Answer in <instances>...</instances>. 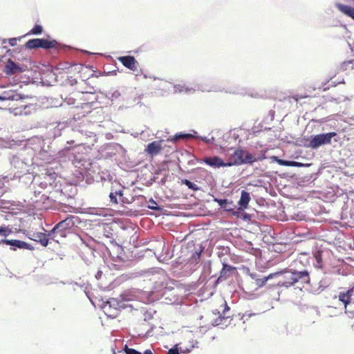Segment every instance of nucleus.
<instances>
[{
  "label": "nucleus",
  "mask_w": 354,
  "mask_h": 354,
  "mask_svg": "<svg viewBox=\"0 0 354 354\" xmlns=\"http://www.w3.org/2000/svg\"><path fill=\"white\" fill-rule=\"evenodd\" d=\"M169 162L164 160L161 162L159 165H158L157 168L154 171L155 175H159L165 173H168L169 171Z\"/></svg>",
  "instance_id": "473e14b6"
},
{
  "label": "nucleus",
  "mask_w": 354,
  "mask_h": 354,
  "mask_svg": "<svg viewBox=\"0 0 354 354\" xmlns=\"http://www.w3.org/2000/svg\"><path fill=\"white\" fill-rule=\"evenodd\" d=\"M225 280L223 278H220V276L214 281L213 287L216 288L221 281Z\"/></svg>",
  "instance_id": "bf43d9fd"
},
{
  "label": "nucleus",
  "mask_w": 354,
  "mask_h": 354,
  "mask_svg": "<svg viewBox=\"0 0 354 354\" xmlns=\"http://www.w3.org/2000/svg\"><path fill=\"white\" fill-rule=\"evenodd\" d=\"M10 162L15 173L19 176L33 172L34 162L32 156H24L23 158L20 156H12Z\"/></svg>",
  "instance_id": "0eeeda50"
},
{
  "label": "nucleus",
  "mask_w": 354,
  "mask_h": 354,
  "mask_svg": "<svg viewBox=\"0 0 354 354\" xmlns=\"http://www.w3.org/2000/svg\"><path fill=\"white\" fill-rule=\"evenodd\" d=\"M24 69L19 64H16L12 59H9L3 69V72L7 75H12L22 73Z\"/></svg>",
  "instance_id": "6ab92c4d"
},
{
  "label": "nucleus",
  "mask_w": 354,
  "mask_h": 354,
  "mask_svg": "<svg viewBox=\"0 0 354 354\" xmlns=\"http://www.w3.org/2000/svg\"><path fill=\"white\" fill-rule=\"evenodd\" d=\"M314 257L316 259V263H314V266L318 268H322V253L320 252H317L314 254Z\"/></svg>",
  "instance_id": "a19ab883"
},
{
  "label": "nucleus",
  "mask_w": 354,
  "mask_h": 354,
  "mask_svg": "<svg viewBox=\"0 0 354 354\" xmlns=\"http://www.w3.org/2000/svg\"><path fill=\"white\" fill-rule=\"evenodd\" d=\"M236 267L230 265L227 263H223V267L220 271V278H223L224 279H226L227 277H229L232 273L236 270Z\"/></svg>",
  "instance_id": "cd10ccee"
},
{
  "label": "nucleus",
  "mask_w": 354,
  "mask_h": 354,
  "mask_svg": "<svg viewBox=\"0 0 354 354\" xmlns=\"http://www.w3.org/2000/svg\"><path fill=\"white\" fill-rule=\"evenodd\" d=\"M304 97H306V96H300L299 95H295L292 97L289 95L287 97H284L283 100H290V98H292L295 102H297L300 99H302Z\"/></svg>",
  "instance_id": "3c124183"
},
{
  "label": "nucleus",
  "mask_w": 354,
  "mask_h": 354,
  "mask_svg": "<svg viewBox=\"0 0 354 354\" xmlns=\"http://www.w3.org/2000/svg\"><path fill=\"white\" fill-rule=\"evenodd\" d=\"M213 201L218 203L219 207L224 211L228 212L230 214H236V207L233 203V201L227 198H219L217 197H213Z\"/></svg>",
  "instance_id": "ddd939ff"
},
{
  "label": "nucleus",
  "mask_w": 354,
  "mask_h": 354,
  "mask_svg": "<svg viewBox=\"0 0 354 354\" xmlns=\"http://www.w3.org/2000/svg\"><path fill=\"white\" fill-rule=\"evenodd\" d=\"M161 286L163 288L161 295L165 297V299L168 301L169 302L174 304L178 301V296L174 293H170L173 290H174V288L171 286H167L164 283V282H161Z\"/></svg>",
  "instance_id": "a211bd4d"
},
{
  "label": "nucleus",
  "mask_w": 354,
  "mask_h": 354,
  "mask_svg": "<svg viewBox=\"0 0 354 354\" xmlns=\"http://www.w3.org/2000/svg\"><path fill=\"white\" fill-rule=\"evenodd\" d=\"M6 245L10 246V250L17 251V250H34L35 248L29 243L19 239H1L0 245Z\"/></svg>",
  "instance_id": "9d476101"
},
{
  "label": "nucleus",
  "mask_w": 354,
  "mask_h": 354,
  "mask_svg": "<svg viewBox=\"0 0 354 354\" xmlns=\"http://www.w3.org/2000/svg\"><path fill=\"white\" fill-rule=\"evenodd\" d=\"M181 184L187 186L188 189L194 192L198 191L200 189V187L196 183L187 178L182 179Z\"/></svg>",
  "instance_id": "e433bc0d"
},
{
  "label": "nucleus",
  "mask_w": 354,
  "mask_h": 354,
  "mask_svg": "<svg viewBox=\"0 0 354 354\" xmlns=\"http://www.w3.org/2000/svg\"><path fill=\"white\" fill-rule=\"evenodd\" d=\"M157 177L156 176H153L150 180V184H152L153 182H156Z\"/></svg>",
  "instance_id": "774afa93"
},
{
  "label": "nucleus",
  "mask_w": 354,
  "mask_h": 354,
  "mask_svg": "<svg viewBox=\"0 0 354 354\" xmlns=\"http://www.w3.org/2000/svg\"><path fill=\"white\" fill-rule=\"evenodd\" d=\"M193 158L187 161V165L191 170L199 168L198 163L205 162L206 165L213 168H220L224 167H232L234 165H252L257 162L259 158L256 156H229L226 160L220 158L219 156H205V158L199 160L197 156H192Z\"/></svg>",
  "instance_id": "f03ea898"
},
{
  "label": "nucleus",
  "mask_w": 354,
  "mask_h": 354,
  "mask_svg": "<svg viewBox=\"0 0 354 354\" xmlns=\"http://www.w3.org/2000/svg\"><path fill=\"white\" fill-rule=\"evenodd\" d=\"M250 200V194L246 190H242L241 192V197L238 201L239 210L243 211L247 209Z\"/></svg>",
  "instance_id": "4be33fe9"
},
{
  "label": "nucleus",
  "mask_w": 354,
  "mask_h": 354,
  "mask_svg": "<svg viewBox=\"0 0 354 354\" xmlns=\"http://www.w3.org/2000/svg\"><path fill=\"white\" fill-rule=\"evenodd\" d=\"M139 292L138 290H127L124 291L120 295V297L122 300L123 303L126 301H133L136 299L137 294Z\"/></svg>",
  "instance_id": "bb28decb"
},
{
  "label": "nucleus",
  "mask_w": 354,
  "mask_h": 354,
  "mask_svg": "<svg viewBox=\"0 0 354 354\" xmlns=\"http://www.w3.org/2000/svg\"><path fill=\"white\" fill-rule=\"evenodd\" d=\"M156 328V326L155 325H151V327L149 330H147V332L145 333V337H151L153 335L152 333H153V329Z\"/></svg>",
  "instance_id": "864d4df0"
},
{
  "label": "nucleus",
  "mask_w": 354,
  "mask_h": 354,
  "mask_svg": "<svg viewBox=\"0 0 354 354\" xmlns=\"http://www.w3.org/2000/svg\"><path fill=\"white\" fill-rule=\"evenodd\" d=\"M167 177H168V173H165L163 178H162L160 179V180L158 182V184L162 185H165L167 180Z\"/></svg>",
  "instance_id": "5fc2aeb1"
},
{
  "label": "nucleus",
  "mask_w": 354,
  "mask_h": 354,
  "mask_svg": "<svg viewBox=\"0 0 354 354\" xmlns=\"http://www.w3.org/2000/svg\"><path fill=\"white\" fill-rule=\"evenodd\" d=\"M153 313H156V310H153V313L151 311H145L144 313V322H148L153 318Z\"/></svg>",
  "instance_id": "de8ad7c7"
},
{
  "label": "nucleus",
  "mask_w": 354,
  "mask_h": 354,
  "mask_svg": "<svg viewBox=\"0 0 354 354\" xmlns=\"http://www.w3.org/2000/svg\"><path fill=\"white\" fill-rule=\"evenodd\" d=\"M43 32V28L40 25H35L28 33V35H39Z\"/></svg>",
  "instance_id": "c03bdc74"
},
{
  "label": "nucleus",
  "mask_w": 354,
  "mask_h": 354,
  "mask_svg": "<svg viewBox=\"0 0 354 354\" xmlns=\"http://www.w3.org/2000/svg\"><path fill=\"white\" fill-rule=\"evenodd\" d=\"M336 8L346 16L354 20V8L339 3H336Z\"/></svg>",
  "instance_id": "c85d7f7f"
},
{
  "label": "nucleus",
  "mask_w": 354,
  "mask_h": 354,
  "mask_svg": "<svg viewBox=\"0 0 354 354\" xmlns=\"http://www.w3.org/2000/svg\"><path fill=\"white\" fill-rule=\"evenodd\" d=\"M268 157V156H256L257 158H259V160H264ZM270 157L274 162H277L279 165L286 167L311 168L310 171L312 172V174H315L316 176H317L321 172L322 169L331 167L330 165H328V163L322 164L320 166V163L318 160L313 162L310 159L306 158V156H293L295 159H297V160H283L280 158L279 156ZM257 161H259V160Z\"/></svg>",
  "instance_id": "7ed1b4c3"
},
{
  "label": "nucleus",
  "mask_w": 354,
  "mask_h": 354,
  "mask_svg": "<svg viewBox=\"0 0 354 354\" xmlns=\"http://www.w3.org/2000/svg\"><path fill=\"white\" fill-rule=\"evenodd\" d=\"M216 312L214 313V315H218V317L214 319L212 322V326H227V324H225L227 319L230 318V316H223L221 314L220 311L216 310Z\"/></svg>",
  "instance_id": "c756f323"
},
{
  "label": "nucleus",
  "mask_w": 354,
  "mask_h": 354,
  "mask_svg": "<svg viewBox=\"0 0 354 354\" xmlns=\"http://www.w3.org/2000/svg\"><path fill=\"white\" fill-rule=\"evenodd\" d=\"M236 214H234V216H236L238 218H240L243 219L245 221H248L251 219V215L245 212L240 211L239 209H236Z\"/></svg>",
  "instance_id": "ea45409f"
},
{
  "label": "nucleus",
  "mask_w": 354,
  "mask_h": 354,
  "mask_svg": "<svg viewBox=\"0 0 354 354\" xmlns=\"http://www.w3.org/2000/svg\"><path fill=\"white\" fill-rule=\"evenodd\" d=\"M340 68L342 71L354 69V59L344 61L341 64Z\"/></svg>",
  "instance_id": "58836bf2"
},
{
  "label": "nucleus",
  "mask_w": 354,
  "mask_h": 354,
  "mask_svg": "<svg viewBox=\"0 0 354 354\" xmlns=\"http://www.w3.org/2000/svg\"><path fill=\"white\" fill-rule=\"evenodd\" d=\"M80 239L81 245L84 246L88 250H100L101 252H104V250H108V246L101 242L97 241L91 236L87 238L81 237Z\"/></svg>",
  "instance_id": "f8f14e48"
},
{
  "label": "nucleus",
  "mask_w": 354,
  "mask_h": 354,
  "mask_svg": "<svg viewBox=\"0 0 354 354\" xmlns=\"http://www.w3.org/2000/svg\"><path fill=\"white\" fill-rule=\"evenodd\" d=\"M81 220L77 216L71 215L66 218L57 223L51 230L50 234H54L52 240L59 242L56 239L58 236L60 237H66L67 233L70 232L74 227H77L80 224Z\"/></svg>",
  "instance_id": "423d86ee"
},
{
  "label": "nucleus",
  "mask_w": 354,
  "mask_h": 354,
  "mask_svg": "<svg viewBox=\"0 0 354 354\" xmlns=\"http://www.w3.org/2000/svg\"><path fill=\"white\" fill-rule=\"evenodd\" d=\"M146 207L150 209L153 211L160 212L162 210V207L159 205L156 201H155L152 198H151L149 201H147V204Z\"/></svg>",
  "instance_id": "c9c22d12"
},
{
  "label": "nucleus",
  "mask_w": 354,
  "mask_h": 354,
  "mask_svg": "<svg viewBox=\"0 0 354 354\" xmlns=\"http://www.w3.org/2000/svg\"><path fill=\"white\" fill-rule=\"evenodd\" d=\"M118 60L127 68L135 71L137 70L138 62L134 57L127 55L118 57Z\"/></svg>",
  "instance_id": "aec40b11"
},
{
  "label": "nucleus",
  "mask_w": 354,
  "mask_h": 354,
  "mask_svg": "<svg viewBox=\"0 0 354 354\" xmlns=\"http://www.w3.org/2000/svg\"><path fill=\"white\" fill-rule=\"evenodd\" d=\"M125 354H142L141 352L138 351L136 349L132 348H128L127 346H125L124 349Z\"/></svg>",
  "instance_id": "8fccbe9b"
},
{
  "label": "nucleus",
  "mask_w": 354,
  "mask_h": 354,
  "mask_svg": "<svg viewBox=\"0 0 354 354\" xmlns=\"http://www.w3.org/2000/svg\"><path fill=\"white\" fill-rule=\"evenodd\" d=\"M57 174L58 173L54 169V168L47 167L42 175H44V178L47 180L50 187L56 188L57 187V184L60 183L59 180H57L58 176ZM59 186H61V184H59Z\"/></svg>",
  "instance_id": "2eb2a0df"
},
{
  "label": "nucleus",
  "mask_w": 354,
  "mask_h": 354,
  "mask_svg": "<svg viewBox=\"0 0 354 354\" xmlns=\"http://www.w3.org/2000/svg\"><path fill=\"white\" fill-rule=\"evenodd\" d=\"M6 44V40H3V43L0 44V61L6 56V55L10 50L3 44Z\"/></svg>",
  "instance_id": "79ce46f5"
},
{
  "label": "nucleus",
  "mask_w": 354,
  "mask_h": 354,
  "mask_svg": "<svg viewBox=\"0 0 354 354\" xmlns=\"http://www.w3.org/2000/svg\"><path fill=\"white\" fill-rule=\"evenodd\" d=\"M131 204L133 203L134 207H146L147 204V198L143 195L131 196L129 195Z\"/></svg>",
  "instance_id": "a878e982"
},
{
  "label": "nucleus",
  "mask_w": 354,
  "mask_h": 354,
  "mask_svg": "<svg viewBox=\"0 0 354 354\" xmlns=\"http://www.w3.org/2000/svg\"><path fill=\"white\" fill-rule=\"evenodd\" d=\"M232 155H236V156H238V155H245V151L243 150H242V149H237L234 150V151L233 152Z\"/></svg>",
  "instance_id": "052dcab7"
},
{
  "label": "nucleus",
  "mask_w": 354,
  "mask_h": 354,
  "mask_svg": "<svg viewBox=\"0 0 354 354\" xmlns=\"http://www.w3.org/2000/svg\"><path fill=\"white\" fill-rule=\"evenodd\" d=\"M191 351V348H185V350L181 348V353H189Z\"/></svg>",
  "instance_id": "69168bd1"
},
{
  "label": "nucleus",
  "mask_w": 354,
  "mask_h": 354,
  "mask_svg": "<svg viewBox=\"0 0 354 354\" xmlns=\"http://www.w3.org/2000/svg\"><path fill=\"white\" fill-rule=\"evenodd\" d=\"M336 136V132H329L316 135L309 140L308 147L313 149H317L322 145L330 144L332 138Z\"/></svg>",
  "instance_id": "6e6552de"
},
{
  "label": "nucleus",
  "mask_w": 354,
  "mask_h": 354,
  "mask_svg": "<svg viewBox=\"0 0 354 354\" xmlns=\"http://www.w3.org/2000/svg\"><path fill=\"white\" fill-rule=\"evenodd\" d=\"M143 354H153V352L150 349H147L144 351Z\"/></svg>",
  "instance_id": "338daca9"
},
{
  "label": "nucleus",
  "mask_w": 354,
  "mask_h": 354,
  "mask_svg": "<svg viewBox=\"0 0 354 354\" xmlns=\"http://www.w3.org/2000/svg\"><path fill=\"white\" fill-rule=\"evenodd\" d=\"M0 101L15 115H28L36 112L38 104L30 95L23 93L16 86L6 88L0 94Z\"/></svg>",
  "instance_id": "f257e3e1"
},
{
  "label": "nucleus",
  "mask_w": 354,
  "mask_h": 354,
  "mask_svg": "<svg viewBox=\"0 0 354 354\" xmlns=\"http://www.w3.org/2000/svg\"><path fill=\"white\" fill-rule=\"evenodd\" d=\"M162 143L163 140L153 141L147 145L145 151L151 155L157 154L160 153V150L162 149Z\"/></svg>",
  "instance_id": "b1692460"
},
{
  "label": "nucleus",
  "mask_w": 354,
  "mask_h": 354,
  "mask_svg": "<svg viewBox=\"0 0 354 354\" xmlns=\"http://www.w3.org/2000/svg\"><path fill=\"white\" fill-rule=\"evenodd\" d=\"M102 271L99 270H97V272H96L95 275V277L97 280H99L102 278Z\"/></svg>",
  "instance_id": "680f3d73"
},
{
  "label": "nucleus",
  "mask_w": 354,
  "mask_h": 354,
  "mask_svg": "<svg viewBox=\"0 0 354 354\" xmlns=\"http://www.w3.org/2000/svg\"><path fill=\"white\" fill-rule=\"evenodd\" d=\"M202 250L195 251L194 252H193L192 255V259L194 260L196 262H197L201 259L202 256Z\"/></svg>",
  "instance_id": "09e8293b"
},
{
  "label": "nucleus",
  "mask_w": 354,
  "mask_h": 354,
  "mask_svg": "<svg viewBox=\"0 0 354 354\" xmlns=\"http://www.w3.org/2000/svg\"><path fill=\"white\" fill-rule=\"evenodd\" d=\"M282 273V271H277L276 272L270 273L268 276L263 277L262 278L259 277L255 281V283L259 288H262L267 284L268 281L280 277Z\"/></svg>",
  "instance_id": "5701e85b"
},
{
  "label": "nucleus",
  "mask_w": 354,
  "mask_h": 354,
  "mask_svg": "<svg viewBox=\"0 0 354 354\" xmlns=\"http://www.w3.org/2000/svg\"><path fill=\"white\" fill-rule=\"evenodd\" d=\"M181 347L178 346V344L174 345L172 348L169 349L167 354H180Z\"/></svg>",
  "instance_id": "49530a36"
},
{
  "label": "nucleus",
  "mask_w": 354,
  "mask_h": 354,
  "mask_svg": "<svg viewBox=\"0 0 354 354\" xmlns=\"http://www.w3.org/2000/svg\"><path fill=\"white\" fill-rule=\"evenodd\" d=\"M106 304H109V308H113L116 310L125 309L128 307L132 308V306L131 304H126L125 303H123L120 296L117 298H110L107 300Z\"/></svg>",
  "instance_id": "412c9836"
},
{
  "label": "nucleus",
  "mask_w": 354,
  "mask_h": 354,
  "mask_svg": "<svg viewBox=\"0 0 354 354\" xmlns=\"http://www.w3.org/2000/svg\"><path fill=\"white\" fill-rule=\"evenodd\" d=\"M230 310V308L228 306L227 304L226 303V301L225 302V307H224V309L223 310V313H221L222 315L223 316H227L226 315V313L227 312H228L229 310Z\"/></svg>",
  "instance_id": "13d9d810"
},
{
  "label": "nucleus",
  "mask_w": 354,
  "mask_h": 354,
  "mask_svg": "<svg viewBox=\"0 0 354 354\" xmlns=\"http://www.w3.org/2000/svg\"><path fill=\"white\" fill-rule=\"evenodd\" d=\"M40 201H42L44 203H50L53 201V200L48 196L45 194H42L40 198Z\"/></svg>",
  "instance_id": "603ef678"
},
{
  "label": "nucleus",
  "mask_w": 354,
  "mask_h": 354,
  "mask_svg": "<svg viewBox=\"0 0 354 354\" xmlns=\"http://www.w3.org/2000/svg\"><path fill=\"white\" fill-rule=\"evenodd\" d=\"M41 40L40 39H29L25 44V46L28 49H33L39 48Z\"/></svg>",
  "instance_id": "4c0bfd02"
},
{
  "label": "nucleus",
  "mask_w": 354,
  "mask_h": 354,
  "mask_svg": "<svg viewBox=\"0 0 354 354\" xmlns=\"http://www.w3.org/2000/svg\"><path fill=\"white\" fill-rule=\"evenodd\" d=\"M17 38L13 37L8 39V43L11 46H15L17 43Z\"/></svg>",
  "instance_id": "6e6d98bb"
},
{
  "label": "nucleus",
  "mask_w": 354,
  "mask_h": 354,
  "mask_svg": "<svg viewBox=\"0 0 354 354\" xmlns=\"http://www.w3.org/2000/svg\"><path fill=\"white\" fill-rule=\"evenodd\" d=\"M68 157L74 167L77 168L75 172L78 178H81L82 180L85 179L87 184L96 181V175H91L95 174L97 169H99V165L95 161L84 156Z\"/></svg>",
  "instance_id": "20e7f679"
},
{
  "label": "nucleus",
  "mask_w": 354,
  "mask_h": 354,
  "mask_svg": "<svg viewBox=\"0 0 354 354\" xmlns=\"http://www.w3.org/2000/svg\"><path fill=\"white\" fill-rule=\"evenodd\" d=\"M48 185H49L48 183L44 178H43V181L40 183L39 186L41 188L46 189L47 188Z\"/></svg>",
  "instance_id": "4d7b16f0"
},
{
  "label": "nucleus",
  "mask_w": 354,
  "mask_h": 354,
  "mask_svg": "<svg viewBox=\"0 0 354 354\" xmlns=\"http://www.w3.org/2000/svg\"><path fill=\"white\" fill-rule=\"evenodd\" d=\"M12 233V227L10 225L2 224L0 225V236L6 239L10 234Z\"/></svg>",
  "instance_id": "f704fd0d"
},
{
  "label": "nucleus",
  "mask_w": 354,
  "mask_h": 354,
  "mask_svg": "<svg viewBox=\"0 0 354 354\" xmlns=\"http://www.w3.org/2000/svg\"><path fill=\"white\" fill-rule=\"evenodd\" d=\"M55 236L54 234H50V230L48 233L38 232L34 233L32 237H29L31 240L39 243L42 246L46 247L49 243V240Z\"/></svg>",
  "instance_id": "dca6fc26"
},
{
  "label": "nucleus",
  "mask_w": 354,
  "mask_h": 354,
  "mask_svg": "<svg viewBox=\"0 0 354 354\" xmlns=\"http://www.w3.org/2000/svg\"><path fill=\"white\" fill-rule=\"evenodd\" d=\"M111 248L108 247V250L102 252L103 254H107L113 261H124L122 256L124 254L123 247L118 243L115 239L110 241Z\"/></svg>",
  "instance_id": "1a4fd4ad"
},
{
  "label": "nucleus",
  "mask_w": 354,
  "mask_h": 354,
  "mask_svg": "<svg viewBox=\"0 0 354 354\" xmlns=\"http://www.w3.org/2000/svg\"><path fill=\"white\" fill-rule=\"evenodd\" d=\"M123 158V161H124L126 164V167L127 169H131L137 166L139 160L133 158V160L131 159V156H122ZM132 158H135V156H131Z\"/></svg>",
  "instance_id": "72a5a7b5"
},
{
  "label": "nucleus",
  "mask_w": 354,
  "mask_h": 354,
  "mask_svg": "<svg viewBox=\"0 0 354 354\" xmlns=\"http://www.w3.org/2000/svg\"><path fill=\"white\" fill-rule=\"evenodd\" d=\"M84 66L82 64H74L68 68L71 72H81L84 69Z\"/></svg>",
  "instance_id": "a18cd8bd"
},
{
  "label": "nucleus",
  "mask_w": 354,
  "mask_h": 354,
  "mask_svg": "<svg viewBox=\"0 0 354 354\" xmlns=\"http://www.w3.org/2000/svg\"><path fill=\"white\" fill-rule=\"evenodd\" d=\"M40 46L39 48H42L44 49H50V48H56L57 47L58 43L55 40L48 41L45 39H40Z\"/></svg>",
  "instance_id": "2f4dec72"
},
{
  "label": "nucleus",
  "mask_w": 354,
  "mask_h": 354,
  "mask_svg": "<svg viewBox=\"0 0 354 354\" xmlns=\"http://www.w3.org/2000/svg\"><path fill=\"white\" fill-rule=\"evenodd\" d=\"M109 189L108 196L111 205H120L122 207H126L127 205L131 204L130 194H127L128 189L120 183V180L112 183Z\"/></svg>",
  "instance_id": "39448f33"
},
{
  "label": "nucleus",
  "mask_w": 354,
  "mask_h": 354,
  "mask_svg": "<svg viewBox=\"0 0 354 354\" xmlns=\"http://www.w3.org/2000/svg\"><path fill=\"white\" fill-rule=\"evenodd\" d=\"M91 252V254L93 256V258H95L96 257V255H95V253H97L98 254H100V253H102L100 250H89Z\"/></svg>",
  "instance_id": "0e129e2a"
},
{
  "label": "nucleus",
  "mask_w": 354,
  "mask_h": 354,
  "mask_svg": "<svg viewBox=\"0 0 354 354\" xmlns=\"http://www.w3.org/2000/svg\"><path fill=\"white\" fill-rule=\"evenodd\" d=\"M250 276L254 281H256L259 278V274L256 272L250 273Z\"/></svg>",
  "instance_id": "e2e57ef3"
},
{
  "label": "nucleus",
  "mask_w": 354,
  "mask_h": 354,
  "mask_svg": "<svg viewBox=\"0 0 354 354\" xmlns=\"http://www.w3.org/2000/svg\"><path fill=\"white\" fill-rule=\"evenodd\" d=\"M194 138V136L192 133H178L173 138L169 139L168 141L176 142L180 140H188Z\"/></svg>",
  "instance_id": "7c9ffc66"
},
{
  "label": "nucleus",
  "mask_w": 354,
  "mask_h": 354,
  "mask_svg": "<svg viewBox=\"0 0 354 354\" xmlns=\"http://www.w3.org/2000/svg\"><path fill=\"white\" fill-rule=\"evenodd\" d=\"M283 272V280H279L276 283H268V287H285L289 288L295 285L292 269L281 270Z\"/></svg>",
  "instance_id": "9b49d317"
},
{
  "label": "nucleus",
  "mask_w": 354,
  "mask_h": 354,
  "mask_svg": "<svg viewBox=\"0 0 354 354\" xmlns=\"http://www.w3.org/2000/svg\"><path fill=\"white\" fill-rule=\"evenodd\" d=\"M354 291V286L352 289L348 290L346 292H341L338 296L339 300L342 302L344 305L345 309H346L347 306L351 302V297L352 296L353 292ZM348 311L347 310H345V313H348Z\"/></svg>",
  "instance_id": "393cba45"
},
{
  "label": "nucleus",
  "mask_w": 354,
  "mask_h": 354,
  "mask_svg": "<svg viewBox=\"0 0 354 354\" xmlns=\"http://www.w3.org/2000/svg\"><path fill=\"white\" fill-rule=\"evenodd\" d=\"M119 180L115 174L108 169L100 170L96 174L97 182H108L110 183V185Z\"/></svg>",
  "instance_id": "4468645a"
},
{
  "label": "nucleus",
  "mask_w": 354,
  "mask_h": 354,
  "mask_svg": "<svg viewBox=\"0 0 354 354\" xmlns=\"http://www.w3.org/2000/svg\"><path fill=\"white\" fill-rule=\"evenodd\" d=\"M329 285V283L326 279H322L318 283V287L315 290V291H322L326 288H327Z\"/></svg>",
  "instance_id": "37998d69"
},
{
  "label": "nucleus",
  "mask_w": 354,
  "mask_h": 354,
  "mask_svg": "<svg viewBox=\"0 0 354 354\" xmlns=\"http://www.w3.org/2000/svg\"><path fill=\"white\" fill-rule=\"evenodd\" d=\"M292 272L295 284L297 283L307 284L310 283V273L307 270L299 271L297 270L292 269Z\"/></svg>",
  "instance_id": "f3484780"
}]
</instances>
